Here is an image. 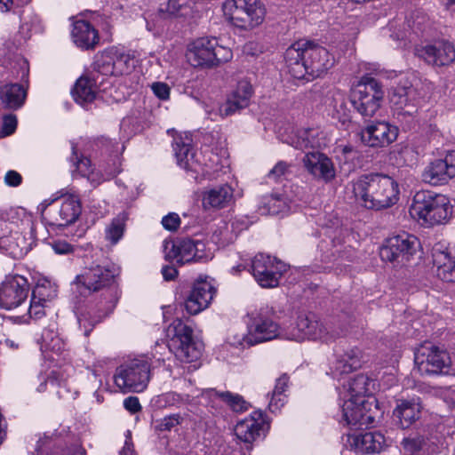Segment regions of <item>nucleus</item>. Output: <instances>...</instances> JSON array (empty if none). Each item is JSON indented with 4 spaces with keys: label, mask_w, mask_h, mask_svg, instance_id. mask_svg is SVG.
Masks as SVG:
<instances>
[{
    "label": "nucleus",
    "mask_w": 455,
    "mask_h": 455,
    "mask_svg": "<svg viewBox=\"0 0 455 455\" xmlns=\"http://www.w3.org/2000/svg\"><path fill=\"white\" fill-rule=\"evenodd\" d=\"M284 60L290 75L298 80L310 81L332 67L333 58L323 46L305 39L288 47Z\"/></svg>",
    "instance_id": "1"
},
{
    "label": "nucleus",
    "mask_w": 455,
    "mask_h": 455,
    "mask_svg": "<svg viewBox=\"0 0 455 455\" xmlns=\"http://www.w3.org/2000/svg\"><path fill=\"white\" fill-rule=\"evenodd\" d=\"M353 192L365 208L382 210L398 201L397 183L389 176L369 173L360 176L353 183Z\"/></svg>",
    "instance_id": "2"
},
{
    "label": "nucleus",
    "mask_w": 455,
    "mask_h": 455,
    "mask_svg": "<svg viewBox=\"0 0 455 455\" xmlns=\"http://www.w3.org/2000/svg\"><path fill=\"white\" fill-rule=\"evenodd\" d=\"M412 217H418L429 225L442 224L452 214V206L444 195L431 191H419L410 207Z\"/></svg>",
    "instance_id": "3"
},
{
    "label": "nucleus",
    "mask_w": 455,
    "mask_h": 455,
    "mask_svg": "<svg viewBox=\"0 0 455 455\" xmlns=\"http://www.w3.org/2000/svg\"><path fill=\"white\" fill-rule=\"evenodd\" d=\"M168 347L182 363L197 360L202 352V344L193 336V330L180 319L174 320L167 330Z\"/></svg>",
    "instance_id": "4"
},
{
    "label": "nucleus",
    "mask_w": 455,
    "mask_h": 455,
    "mask_svg": "<svg viewBox=\"0 0 455 455\" xmlns=\"http://www.w3.org/2000/svg\"><path fill=\"white\" fill-rule=\"evenodd\" d=\"M223 12L234 26L243 29L259 26L266 15L265 6L260 0H227Z\"/></svg>",
    "instance_id": "5"
},
{
    "label": "nucleus",
    "mask_w": 455,
    "mask_h": 455,
    "mask_svg": "<svg viewBox=\"0 0 455 455\" xmlns=\"http://www.w3.org/2000/svg\"><path fill=\"white\" fill-rule=\"evenodd\" d=\"M384 92L382 86L368 75L361 77L350 94V101L363 117H372L380 107Z\"/></svg>",
    "instance_id": "6"
},
{
    "label": "nucleus",
    "mask_w": 455,
    "mask_h": 455,
    "mask_svg": "<svg viewBox=\"0 0 455 455\" xmlns=\"http://www.w3.org/2000/svg\"><path fill=\"white\" fill-rule=\"evenodd\" d=\"M114 379L124 392H142L150 379V364L145 359H132L116 369Z\"/></svg>",
    "instance_id": "7"
},
{
    "label": "nucleus",
    "mask_w": 455,
    "mask_h": 455,
    "mask_svg": "<svg viewBox=\"0 0 455 455\" xmlns=\"http://www.w3.org/2000/svg\"><path fill=\"white\" fill-rule=\"evenodd\" d=\"M271 310L267 307L251 313V321L248 323V333L243 336L242 340L234 342V344L244 347L277 338L279 336V325L271 318Z\"/></svg>",
    "instance_id": "8"
},
{
    "label": "nucleus",
    "mask_w": 455,
    "mask_h": 455,
    "mask_svg": "<svg viewBox=\"0 0 455 455\" xmlns=\"http://www.w3.org/2000/svg\"><path fill=\"white\" fill-rule=\"evenodd\" d=\"M415 364L421 374H446L451 367L448 352L430 341L421 344L415 351Z\"/></svg>",
    "instance_id": "9"
},
{
    "label": "nucleus",
    "mask_w": 455,
    "mask_h": 455,
    "mask_svg": "<svg viewBox=\"0 0 455 455\" xmlns=\"http://www.w3.org/2000/svg\"><path fill=\"white\" fill-rule=\"evenodd\" d=\"M419 245L416 236L402 233L386 240L379 250V256L382 260L388 261L394 266H403L417 252Z\"/></svg>",
    "instance_id": "10"
},
{
    "label": "nucleus",
    "mask_w": 455,
    "mask_h": 455,
    "mask_svg": "<svg viewBox=\"0 0 455 455\" xmlns=\"http://www.w3.org/2000/svg\"><path fill=\"white\" fill-rule=\"evenodd\" d=\"M296 328L297 334H293L296 340L319 339L323 342H331L344 334L343 331L330 330L316 315L313 313L301 314L298 316Z\"/></svg>",
    "instance_id": "11"
},
{
    "label": "nucleus",
    "mask_w": 455,
    "mask_h": 455,
    "mask_svg": "<svg viewBox=\"0 0 455 455\" xmlns=\"http://www.w3.org/2000/svg\"><path fill=\"white\" fill-rule=\"evenodd\" d=\"M390 102L393 116L401 124H410L418 112V92L412 86L395 88Z\"/></svg>",
    "instance_id": "12"
},
{
    "label": "nucleus",
    "mask_w": 455,
    "mask_h": 455,
    "mask_svg": "<svg viewBox=\"0 0 455 455\" xmlns=\"http://www.w3.org/2000/svg\"><path fill=\"white\" fill-rule=\"evenodd\" d=\"M251 269L260 286L272 288L278 285L281 276L286 271V265L275 258L259 253L252 259Z\"/></svg>",
    "instance_id": "13"
},
{
    "label": "nucleus",
    "mask_w": 455,
    "mask_h": 455,
    "mask_svg": "<svg viewBox=\"0 0 455 455\" xmlns=\"http://www.w3.org/2000/svg\"><path fill=\"white\" fill-rule=\"evenodd\" d=\"M204 244L200 241L191 239H181L178 241L165 240L163 248L164 259L182 265L191 261H199L204 258L203 251Z\"/></svg>",
    "instance_id": "14"
},
{
    "label": "nucleus",
    "mask_w": 455,
    "mask_h": 455,
    "mask_svg": "<svg viewBox=\"0 0 455 455\" xmlns=\"http://www.w3.org/2000/svg\"><path fill=\"white\" fill-rule=\"evenodd\" d=\"M29 291L28 280L21 275L8 276L0 286V308L11 310L19 307Z\"/></svg>",
    "instance_id": "15"
},
{
    "label": "nucleus",
    "mask_w": 455,
    "mask_h": 455,
    "mask_svg": "<svg viewBox=\"0 0 455 455\" xmlns=\"http://www.w3.org/2000/svg\"><path fill=\"white\" fill-rule=\"evenodd\" d=\"M415 55L428 65L443 67L455 60V48L451 43L441 40L431 44L417 46Z\"/></svg>",
    "instance_id": "16"
},
{
    "label": "nucleus",
    "mask_w": 455,
    "mask_h": 455,
    "mask_svg": "<svg viewBox=\"0 0 455 455\" xmlns=\"http://www.w3.org/2000/svg\"><path fill=\"white\" fill-rule=\"evenodd\" d=\"M455 177V151H449L444 158L429 163L422 172V180L433 186L446 184Z\"/></svg>",
    "instance_id": "17"
},
{
    "label": "nucleus",
    "mask_w": 455,
    "mask_h": 455,
    "mask_svg": "<svg viewBox=\"0 0 455 455\" xmlns=\"http://www.w3.org/2000/svg\"><path fill=\"white\" fill-rule=\"evenodd\" d=\"M115 271L106 266L95 265L85 268L77 275L76 283L82 284L89 291L96 292L109 289L115 283Z\"/></svg>",
    "instance_id": "18"
},
{
    "label": "nucleus",
    "mask_w": 455,
    "mask_h": 455,
    "mask_svg": "<svg viewBox=\"0 0 455 455\" xmlns=\"http://www.w3.org/2000/svg\"><path fill=\"white\" fill-rule=\"evenodd\" d=\"M371 405L365 399H348L342 406L343 420L354 427H368L374 422V416L370 411Z\"/></svg>",
    "instance_id": "19"
},
{
    "label": "nucleus",
    "mask_w": 455,
    "mask_h": 455,
    "mask_svg": "<svg viewBox=\"0 0 455 455\" xmlns=\"http://www.w3.org/2000/svg\"><path fill=\"white\" fill-rule=\"evenodd\" d=\"M398 129L387 122H376L367 125L360 132L361 141L369 147H386L394 142Z\"/></svg>",
    "instance_id": "20"
},
{
    "label": "nucleus",
    "mask_w": 455,
    "mask_h": 455,
    "mask_svg": "<svg viewBox=\"0 0 455 455\" xmlns=\"http://www.w3.org/2000/svg\"><path fill=\"white\" fill-rule=\"evenodd\" d=\"M215 291L211 283L205 280L196 282L185 302L187 311L190 315H196L208 307Z\"/></svg>",
    "instance_id": "21"
},
{
    "label": "nucleus",
    "mask_w": 455,
    "mask_h": 455,
    "mask_svg": "<svg viewBox=\"0 0 455 455\" xmlns=\"http://www.w3.org/2000/svg\"><path fill=\"white\" fill-rule=\"evenodd\" d=\"M213 46H216V38H198L188 45L186 58L193 67H212Z\"/></svg>",
    "instance_id": "22"
},
{
    "label": "nucleus",
    "mask_w": 455,
    "mask_h": 455,
    "mask_svg": "<svg viewBox=\"0 0 455 455\" xmlns=\"http://www.w3.org/2000/svg\"><path fill=\"white\" fill-rule=\"evenodd\" d=\"M432 262L438 278L444 282H455V255L443 244H435L432 249Z\"/></svg>",
    "instance_id": "23"
},
{
    "label": "nucleus",
    "mask_w": 455,
    "mask_h": 455,
    "mask_svg": "<svg viewBox=\"0 0 455 455\" xmlns=\"http://www.w3.org/2000/svg\"><path fill=\"white\" fill-rule=\"evenodd\" d=\"M351 449L362 454L380 453L387 447L385 436L379 432H367L347 436Z\"/></svg>",
    "instance_id": "24"
},
{
    "label": "nucleus",
    "mask_w": 455,
    "mask_h": 455,
    "mask_svg": "<svg viewBox=\"0 0 455 455\" xmlns=\"http://www.w3.org/2000/svg\"><path fill=\"white\" fill-rule=\"evenodd\" d=\"M252 94L251 84L248 81H240L235 90L220 107V114L223 117L230 116L249 106Z\"/></svg>",
    "instance_id": "25"
},
{
    "label": "nucleus",
    "mask_w": 455,
    "mask_h": 455,
    "mask_svg": "<svg viewBox=\"0 0 455 455\" xmlns=\"http://www.w3.org/2000/svg\"><path fill=\"white\" fill-rule=\"evenodd\" d=\"M267 427L263 414L259 411H253L250 417L239 420L235 427V435L244 443H251Z\"/></svg>",
    "instance_id": "26"
},
{
    "label": "nucleus",
    "mask_w": 455,
    "mask_h": 455,
    "mask_svg": "<svg viewBox=\"0 0 455 455\" xmlns=\"http://www.w3.org/2000/svg\"><path fill=\"white\" fill-rule=\"evenodd\" d=\"M307 172L315 179L331 181L335 178V168L331 160L320 152H309L303 158Z\"/></svg>",
    "instance_id": "27"
},
{
    "label": "nucleus",
    "mask_w": 455,
    "mask_h": 455,
    "mask_svg": "<svg viewBox=\"0 0 455 455\" xmlns=\"http://www.w3.org/2000/svg\"><path fill=\"white\" fill-rule=\"evenodd\" d=\"M422 408L419 397L401 400L395 408L393 415L399 419L402 428H408L419 419Z\"/></svg>",
    "instance_id": "28"
},
{
    "label": "nucleus",
    "mask_w": 455,
    "mask_h": 455,
    "mask_svg": "<svg viewBox=\"0 0 455 455\" xmlns=\"http://www.w3.org/2000/svg\"><path fill=\"white\" fill-rule=\"evenodd\" d=\"M80 201L76 196H68L65 198L59 208L53 214L52 224L57 227H67L74 223L81 214Z\"/></svg>",
    "instance_id": "29"
},
{
    "label": "nucleus",
    "mask_w": 455,
    "mask_h": 455,
    "mask_svg": "<svg viewBox=\"0 0 455 455\" xmlns=\"http://www.w3.org/2000/svg\"><path fill=\"white\" fill-rule=\"evenodd\" d=\"M97 88V77L93 74L83 76L76 81L72 94L79 105L85 107L95 100Z\"/></svg>",
    "instance_id": "30"
},
{
    "label": "nucleus",
    "mask_w": 455,
    "mask_h": 455,
    "mask_svg": "<svg viewBox=\"0 0 455 455\" xmlns=\"http://www.w3.org/2000/svg\"><path fill=\"white\" fill-rule=\"evenodd\" d=\"M74 43L83 49H92L99 43L98 31L85 20H77L73 25Z\"/></svg>",
    "instance_id": "31"
},
{
    "label": "nucleus",
    "mask_w": 455,
    "mask_h": 455,
    "mask_svg": "<svg viewBox=\"0 0 455 455\" xmlns=\"http://www.w3.org/2000/svg\"><path fill=\"white\" fill-rule=\"evenodd\" d=\"M361 367V351L358 348H353L342 355L336 357L335 362L330 367L332 377L342 374H347Z\"/></svg>",
    "instance_id": "32"
},
{
    "label": "nucleus",
    "mask_w": 455,
    "mask_h": 455,
    "mask_svg": "<svg viewBox=\"0 0 455 455\" xmlns=\"http://www.w3.org/2000/svg\"><path fill=\"white\" fill-rule=\"evenodd\" d=\"M233 198V189L225 184L215 187L204 193L203 206L204 209H220L226 207Z\"/></svg>",
    "instance_id": "33"
},
{
    "label": "nucleus",
    "mask_w": 455,
    "mask_h": 455,
    "mask_svg": "<svg viewBox=\"0 0 455 455\" xmlns=\"http://www.w3.org/2000/svg\"><path fill=\"white\" fill-rule=\"evenodd\" d=\"M0 250L13 259H20L30 250V243L22 234L15 232L11 235H4L1 237Z\"/></svg>",
    "instance_id": "34"
},
{
    "label": "nucleus",
    "mask_w": 455,
    "mask_h": 455,
    "mask_svg": "<svg viewBox=\"0 0 455 455\" xmlns=\"http://www.w3.org/2000/svg\"><path fill=\"white\" fill-rule=\"evenodd\" d=\"M26 96L24 87L18 84H7L0 89V98L9 108L16 109L21 107Z\"/></svg>",
    "instance_id": "35"
},
{
    "label": "nucleus",
    "mask_w": 455,
    "mask_h": 455,
    "mask_svg": "<svg viewBox=\"0 0 455 455\" xmlns=\"http://www.w3.org/2000/svg\"><path fill=\"white\" fill-rule=\"evenodd\" d=\"M178 164L186 170L197 172L195 166L194 154L189 143H185L182 138H175L172 144Z\"/></svg>",
    "instance_id": "36"
},
{
    "label": "nucleus",
    "mask_w": 455,
    "mask_h": 455,
    "mask_svg": "<svg viewBox=\"0 0 455 455\" xmlns=\"http://www.w3.org/2000/svg\"><path fill=\"white\" fill-rule=\"evenodd\" d=\"M127 219V213L121 212L107 227L106 239L112 244H116L123 237Z\"/></svg>",
    "instance_id": "37"
},
{
    "label": "nucleus",
    "mask_w": 455,
    "mask_h": 455,
    "mask_svg": "<svg viewBox=\"0 0 455 455\" xmlns=\"http://www.w3.org/2000/svg\"><path fill=\"white\" fill-rule=\"evenodd\" d=\"M262 204L263 213L272 215L285 212L289 208L286 198L283 195L278 194L265 196Z\"/></svg>",
    "instance_id": "38"
},
{
    "label": "nucleus",
    "mask_w": 455,
    "mask_h": 455,
    "mask_svg": "<svg viewBox=\"0 0 455 455\" xmlns=\"http://www.w3.org/2000/svg\"><path fill=\"white\" fill-rule=\"evenodd\" d=\"M92 70L90 76L93 74L97 80L99 76H116L114 68V58L108 54L97 56L95 61L92 65Z\"/></svg>",
    "instance_id": "39"
},
{
    "label": "nucleus",
    "mask_w": 455,
    "mask_h": 455,
    "mask_svg": "<svg viewBox=\"0 0 455 455\" xmlns=\"http://www.w3.org/2000/svg\"><path fill=\"white\" fill-rule=\"evenodd\" d=\"M316 131L309 129L300 131L292 139L291 144L297 149L304 150L309 148H315L320 147L318 140L315 139Z\"/></svg>",
    "instance_id": "40"
},
{
    "label": "nucleus",
    "mask_w": 455,
    "mask_h": 455,
    "mask_svg": "<svg viewBox=\"0 0 455 455\" xmlns=\"http://www.w3.org/2000/svg\"><path fill=\"white\" fill-rule=\"evenodd\" d=\"M288 386V377L284 374L277 379L272 396L268 404L269 410L275 412L284 404V396L283 393Z\"/></svg>",
    "instance_id": "41"
},
{
    "label": "nucleus",
    "mask_w": 455,
    "mask_h": 455,
    "mask_svg": "<svg viewBox=\"0 0 455 455\" xmlns=\"http://www.w3.org/2000/svg\"><path fill=\"white\" fill-rule=\"evenodd\" d=\"M369 379L366 376L357 375L349 384L352 398L364 399L365 394L369 391Z\"/></svg>",
    "instance_id": "42"
},
{
    "label": "nucleus",
    "mask_w": 455,
    "mask_h": 455,
    "mask_svg": "<svg viewBox=\"0 0 455 455\" xmlns=\"http://www.w3.org/2000/svg\"><path fill=\"white\" fill-rule=\"evenodd\" d=\"M72 161L76 166V171L81 174V176L91 179V175L93 174L91 160L87 157L79 158L77 156L76 147L74 144L72 145Z\"/></svg>",
    "instance_id": "43"
},
{
    "label": "nucleus",
    "mask_w": 455,
    "mask_h": 455,
    "mask_svg": "<svg viewBox=\"0 0 455 455\" xmlns=\"http://www.w3.org/2000/svg\"><path fill=\"white\" fill-rule=\"evenodd\" d=\"M54 292L55 291H52L50 285L37 284L32 291L31 300L36 303H46L55 296Z\"/></svg>",
    "instance_id": "44"
},
{
    "label": "nucleus",
    "mask_w": 455,
    "mask_h": 455,
    "mask_svg": "<svg viewBox=\"0 0 455 455\" xmlns=\"http://www.w3.org/2000/svg\"><path fill=\"white\" fill-rule=\"evenodd\" d=\"M291 174V164L285 161H280L270 170L267 176L271 180L279 181L286 179Z\"/></svg>",
    "instance_id": "45"
},
{
    "label": "nucleus",
    "mask_w": 455,
    "mask_h": 455,
    "mask_svg": "<svg viewBox=\"0 0 455 455\" xmlns=\"http://www.w3.org/2000/svg\"><path fill=\"white\" fill-rule=\"evenodd\" d=\"M426 444L422 436L407 437L402 441V446L408 455H415L421 451Z\"/></svg>",
    "instance_id": "46"
},
{
    "label": "nucleus",
    "mask_w": 455,
    "mask_h": 455,
    "mask_svg": "<svg viewBox=\"0 0 455 455\" xmlns=\"http://www.w3.org/2000/svg\"><path fill=\"white\" fill-rule=\"evenodd\" d=\"M182 417L180 414H172L164 417L161 420L156 422L155 428L156 431H171L182 422Z\"/></svg>",
    "instance_id": "47"
},
{
    "label": "nucleus",
    "mask_w": 455,
    "mask_h": 455,
    "mask_svg": "<svg viewBox=\"0 0 455 455\" xmlns=\"http://www.w3.org/2000/svg\"><path fill=\"white\" fill-rule=\"evenodd\" d=\"M114 68L116 76L127 74L133 68V60L128 55H119L114 59Z\"/></svg>",
    "instance_id": "48"
},
{
    "label": "nucleus",
    "mask_w": 455,
    "mask_h": 455,
    "mask_svg": "<svg viewBox=\"0 0 455 455\" xmlns=\"http://www.w3.org/2000/svg\"><path fill=\"white\" fill-rule=\"evenodd\" d=\"M220 396L235 411H242L246 409V403L238 395H233L229 392L221 393Z\"/></svg>",
    "instance_id": "49"
},
{
    "label": "nucleus",
    "mask_w": 455,
    "mask_h": 455,
    "mask_svg": "<svg viewBox=\"0 0 455 455\" xmlns=\"http://www.w3.org/2000/svg\"><path fill=\"white\" fill-rule=\"evenodd\" d=\"M102 319V315L92 316L90 312L81 314L78 317V323L81 329H84V335L88 336L92 331L93 326L100 323Z\"/></svg>",
    "instance_id": "50"
},
{
    "label": "nucleus",
    "mask_w": 455,
    "mask_h": 455,
    "mask_svg": "<svg viewBox=\"0 0 455 455\" xmlns=\"http://www.w3.org/2000/svg\"><path fill=\"white\" fill-rule=\"evenodd\" d=\"M47 386L54 389L56 387H66V380L60 379V373L58 371H52L46 379H44L37 387L38 392H44L47 389Z\"/></svg>",
    "instance_id": "51"
},
{
    "label": "nucleus",
    "mask_w": 455,
    "mask_h": 455,
    "mask_svg": "<svg viewBox=\"0 0 455 455\" xmlns=\"http://www.w3.org/2000/svg\"><path fill=\"white\" fill-rule=\"evenodd\" d=\"M212 58L213 66L228 61L232 57L231 51L228 48L220 46L216 40V46H213Z\"/></svg>",
    "instance_id": "52"
},
{
    "label": "nucleus",
    "mask_w": 455,
    "mask_h": 455,
    "mask_svg": "<svg viewBox=\"0 0 455 455\" xmlns=\"http://www.w3.org/2000/svg\"><path fill=\"white\" fill-rule=\"evenodd\" d=\"M51 335L50 331H45L42 335L44 347L47 350H51L56 353L60 352L63 349V343L59 337H52L50 340H48L49 336Z\"/></svg>",
    "instance_id": "53"
},
{
    "label": "nucleus",
    "mask_w": 455,
    "mask_h": 455,
    "mask_svg": "<svg viewBox=\"0 0 455 455\" xmlns=\"http://www.w3.org/2000/svg\"><path fill=\"white\" fill-rule=\"evenodd\" d=\"M53 251L58 255H70L75 251L74 245L64 240H58L52 243Z\"/></svg>",
    "instance_id": "54"
},
{
    "label": "nucleus",
    "mask_w": 455,
    "mask_h": 455,
    "mask_svg": "<svg viewBox=\"0 0 455 455\" xmlns=\"http://www.w3.org/2000/svg\"><path fill=\"white\" fill-rule=\"evenodd\" d=\"M164 228L169 231H175L180 225V218L177 213L171 212L162 220Z\"/></svg>",
    "instance_id": "55"
},
{
    "label": "nucleus",
    "mask_w": 455,
    "mask_h": 455,
    "mask_svg": "<svg viewBox=\"0 0 455 455\" xmlns=\"http://www.w3.org/2000/svg\"><path fill=\"white\" fill-rule=\"evenodd\" d=\"M153 92L157 96L160 100H167L170 96V87L164 83H154L151 85Z\"/></svg>",
    "instance_id": "56"
},
{
    "label": "nucleus",
    "mask_w": 455,
    "mask_h": 455,
    "mask_svg": "<svg viewBox=\"0 0 455 455\" xmlns=\"http://www.w3.org/2000/svg\"><path fill=\"white\" fill-rule=\"evenodd\" d=\"M17 127V119L13 115H8L4 117L2 131L5 135H11Z\"/></svg>",
    "instance_id": "57"
},
{
    "label": "nucleus",
    "mask_w": 455,
    "mask_h": 455,
    "mask_svg": "<svg viewBox=\"0 0 455 455\" xmlns=\"http://www.w3.org/2000/svg\"><path fill=\"white\" fill-rule=\"evenodd\" d=\"M22 176L16 171L10 170L5 173L4 183L9 187H18L22 183Z\"/></svg>",
    "instance_id": "58"
},
{
    "label": "nucleus",
    "mask_w": 455,
    "mask_h": 455,
    "mask_svg": "<svg viewBox=\"0 0 455 455\" xmlns=\"http://www.w3.org/2000/svg\"><path fill=\"white\" fill-rule=\"evenodd\" d=\"M44 304L45 303L44 302L36 303L35 300H30V307L28 309L30 317L40 319L44 315Z\"/></svg>",
    "instance_id": "59"
},
{
    "label": "nucleus",
    "mask_w": 455,
    "mask_h": 455,
    "mask_svg": "<svg viewBox=\"0 0 455 455\" xmlns=\"http://www.w3.org/2000/svg\"><path fill=\"white\" fill-rule=\"evenodd\" d=\"M124 408L134 414L141 410V405L140 403L139 398L136 396H129L124 401Z\"/></svg>",
    "instance_id": "60"
},
{
    "label": "nucleus",
    "mask_w": 455,
    "mask_h": 455,
    "mask_svg": "<svg viewBox=\"0 0 455 455\" xmlns=\"http://www.w3.org/2000/svg\"><path fill=\"white\" fill-rule=\"evenodd\" d=\"M60 455H86V451L78 443H74L61 451Z\"/></svg>",
    "instance_id": "61"
},
{
    "label": "nucleus",
    "mask_w": 455,
    "mask_h": 455,
    "mask_svg": "<svg viewBox=\"0 0 455 455\" xmlns=\"http://www.w3.org/2000/svg\"><path fill=\"white\" fill-rule=\"evenodd\" d=\"M183 7V4L180 3V0H169L167 4V11L172 15H182L180 12Z\"/></svg>",
    "instance_id": "62"
},
{
    "label": "nucleus",
    "mask_w": 455,
    "mask_h": 455,
    "mask_svg": "<svg viewBox=\"0 0 455 455\" xmlns=\"http://www.w3.org/2000/svg\"><path fill=\"white\" fill-rule=\"evenodd\" d=\"M162 274L166 281H172L174 280V278L178 275V271L174 267L172 266H164L162 268Z\"/></svg>",
    "instance_id": "63"
},
{
    "label": "nucleus",
    "mask_w": 455,
    "mask_h": 455,
    "mask_svg": "<svg viewBox=\"0 0 455 455\" xmlns=\"http://www.w3.org/2000/svg\"><path fill=\"white\" fill-rule=\"evenodd\" d=\"M120 455H133L132 445L129 442H125V444L123 450L120 452Z\"/></svg>",
    "instance_id": "64"
}]
</instances>
